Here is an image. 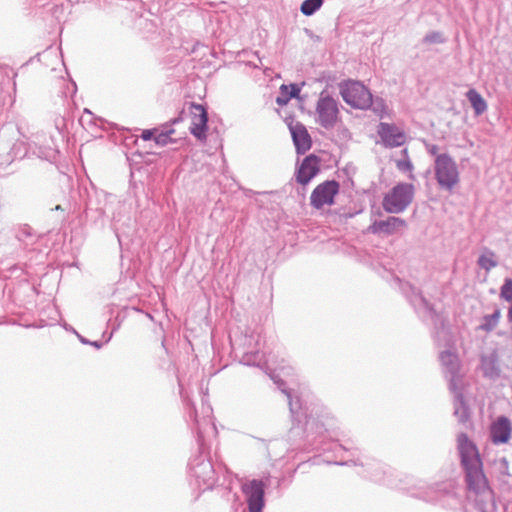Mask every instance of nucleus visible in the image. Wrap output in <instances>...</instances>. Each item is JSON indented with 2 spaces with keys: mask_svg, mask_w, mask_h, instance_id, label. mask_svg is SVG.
<instances>
[{
  "mask_svg": "<svg viewBox=\"0 0 512 512\" xmlns=\"http://www.w3.org/2000/svg\"><path fill=\"white\" fill-rule=\"evenodd\" d=\"M435 177L438 185L445 190L452 191L460 181L456 162L448 154H439L434 163Z\"/></svg>",
  "mask_w": 512,
  "mask_h": 512,
  "instance_id": "f257e3e1",
  "label": "nucleus"
},
{
  "mask_svg": "<svg viewBox=\"0 0 512 512\" xmlns=\"http://www.w3.org/2000/svg\"><path fill=\"white\" fill-rule=\"evenodd\" d=\"M343 100L352 108L366 109L372 104V94L360 82L348 80L339 85Z\"/></svg>",
  "mask_w": 512,
  "mask_h": 512,
  "instance_id": "f03ea898",
  "label": "nucleus"
},
{
  "mask_svg": "<svg viewBox=\"0 0 512 512\" xmlns=\"http://www.w3.org/2000/svg\"><path fill=\"white\" fill-rule=\"evenodd\" d=\"M413 197L414 186L399 183L384 196L382 205L388 213H400L412 202Z\"/></svg>",
  "mask_w": 512,
  "mask_h": 512,
  "instance_id": "7ed1b4c3",
  "label": "nucleus"
},
{
  "mask_svg": "<svg viewBox=\"0 0 512 512\" xmlns=\"http://www.w3.org/2000/svg\"><path fill=\"white\" fill-rule=\"evenodd\" d=\"M316 121L325 129H331L340 121L338 102L329 95L321 94L316 105Z\"/></svg>",
  "mask_w": 512,
  "mask_h": 512,
  "instance_id": "20e7f679",
  "label": "nucleus"
},
{
  "mask_svg": "<svg viewBox=\"0 0 512 512\" xmlns=\"http://www.w3.org/2000/svg\"><path fill=\"white\" fill-rule=\"evenodd\" d=\"M340 185L335 180H327L318 184L310 195V204L313 208L320 210L325 206H332L335 197L338 195Z\"/></svg>",
  "mask_w": 512,
  "mask_h": 512,
  "instance_id": "39448f33",
  "label": "nucleus"
},
{
  "mask_svg": "<svg viewBox=\"0 0 512 512\" xmlns=\"http://www.w3.org/2000/svg\"><path fill=\"white\" fill-rule=\"evenodd\" d=\"M321 169V160L318 156L310 154L298 165L295 172V179L300 185H307Z\"/></svg>",
  "mask_w": 512,
  "mask_h": 512,
  "instance_id": "423d86ee",
  "label": "nucleus"
},
{
  "mask_svg": "<svg viewBox=\"0 0 512 512\" xmlns=\"http://www.w3.org/2000/svg\"><path fill=\"white\" fill-rule=\"evenodd\" d=\"M468 489L475 494H483L489 490L487 479L483 473L482 462L465 466Z\"/></svg>",
  "mask_w": 512,
  "mask_h": 512,
  "instance_id": "0eeeda50",
  "label": "nucleus"
},
{
  "mask_svg": "<svg viewBox=\"0 0 512 512\" xmlns=\"http://www.w3.org/2000/svg\"><path fill=\"white\" fill-rule=\"evenodd\" d=\"M250 512H262L264 507V485L262 481L252 480L243 485Z\"/></svg>",
  "mask_w": 512,
  "mask_h": 512,
  "instance_id": "6e6552de",
  "label": "nucleus"
},
{
  "mask_svg": "<svg viewBox=\"0 0 512 512\" xmlns=\"http://www.w3.org/2000/svg\"><path fill=\"white\" fill-rule=\"evenodd\" d=\"M191 114V126L190 132L199 140L206 138L208 115L206 109L200 105L191 103L190 105Z\"/></svg>",
  "mask_w": 512,
  "mask_h": 512,
  "instance_id": "1a4fd4ad",
  "label": "nucleus"
},
{
  "mask_svg": "<svg viewBox=\"0 0 512 512\" xmlns=\"http://www.w3.org/2000/svg\"><path fill=\"white\" fill-rule=\"evenodd\" d=\"M457 445L461 456V463L464 467L482 462L476 445L466 434L461 433L458 435Z\"/></svg>",
  "mask_w": 512,
  "mask_h": 512,
  "instance_id": "9d476101",
  "label": "nucleus"
},
{
  "mask_svg": "<svg viewBox=\"0 0 512 512\" xmlns=\"http://www.w3.org/2000/svg\"><path fill=\"white\" fill-rule=\"evenodd\" d=\"M377 133L386 146H401L406 141L405 133L396 125L381 122L378 125Z\"/></svg>",
  "mask_w": 512,
  "mask_h": 512,
  "instance_id": "9b49d317",
  "label": "nucleus"
},
{
  "mask_svg": "<svg viewBox=\"0 0 512 512\" xmlns=\"http://www.w3.org/2000/svg\"><path fill=\"white\" fill-rule=\"evenodd\" d=\"M512 433V423L505 417H498L490 426V437L494 444H506Z\"/></svg>",
  "mask_w": 512,
  "mask_h": 512,
  "instance_id": "f8f14e48",
  "label": "nucleus"
},
{
  "mask_svg": "<svg viewBox=\"0 0 512 512\" xmlns=\"http://www.w3.org/2000/svg\"><path fill=\"white\" fill-rule=\"evenodd\" d=\"M406 227L405 220L399 217H388L386 220L375 221L369 226V231L373 234L385 233L393 234Z\"/></svg>",
  "mask_w": 512,
  "mask_h": 512,
  "instance_id": "ddd939ff",
  "label": "nucleus"
},
{
  "mask_svg": "<svg viewBox=\"0 0 512 512\" xmlns=\"http://www.w3.org/2000/svg\"><path fill=\"white\" fill-rule=\"evenodd\" d=\"M292 138L298 153H305L311 148V137L302 124H295L290 127Z\"/></svg>",
  "mask_w": 512,
  "mask_h": 512,
  "instance_id": "4468645a",
  "label": "nucleus"
},
{
  "mask_svg": "<svg viewBox=\"0 0 512 512\" xmlns=\"http://www.w3.org/2000/svg\"><path fill=\"white\" fill-rule=\"evenodd\" d=\"M466 96L477 116L483 114L487 110V102L475 89H470Z\"/></svg>",
  "mask_w": 512,
  "mask_h": 512,
  "instance_id": "2eb2a0df",
  "label": "nucleus"
},
{
  "mask_svg": "<svg viewBox=\"0 0 512 512\" xmlns=\"http://www.w3.org/2000/svg\"><path fill=\"white\" fill-rule=\"evenodd\" d=\"M300 92V89L294 85H281L280 87V96L276 98V102L280 106L286 105L291 98L297 97Z\"/></svg>",
  "mask_w": 512,
  "mask_h": 512,
  "instance_id": "dca6fc26",
  "label": "nucleus"
},
{
  "mask_svg": "<svg viewBox=\"0 0 512 512\" xmlns=\"http://www.w3.org/2000/svg\"><path fill=\"white\" fill-rule=\"evenodd\" d=\"M501 318L500 309H496L491 315H486L483 318V323L481 325V329L485 331L493 330L499 323Z\"/></svg>",
  "mask_w": 512,
  "mask_h": 512,
  "instance_id": "f3484780",
  "label": "nucleus"
},
{
  "mask_svg": "<svg viewBox=\"0 0 512 512\" xmlns=\"http://www.w3.org/2000/svg\"><path fill=\"white\" fill-rule=\"evenodd\" d=\"M478 264L481 268L485 269L486 271L491 270L492 268L497 266L495 254L491 251L482 254L478 259Z\"/></svg>",
  "mask_w": 512,
  "mask_h": 512,
  "instance_id": "a211bd4d",
  "label": "nucleus"
},
{
  "mask_svg": "<svg viewBox=\"0 0 512 512\" xmlns=\"http://www.w3.org/2000/svg\"><path fill=\"white\" fill-rule=\"evenodd\" d=\"M322 2V0H305L301 4L300 10L304 15L310 16L321 7Z\"/></svg>",
  "mask_w": 512,
  "mask_h": 512,
  "instance_id": "6ab92c4d",
  "label": "nucleus"
},
{
  "mask_svg": "<svg viewBox=\"0 0 512 512\" xmlns=\"http://www.w3.org/2000/svg\"><path fill=\"white\" fill-rule=\"evenodd\" d=\"M372 109L380 118L389 115V109L382 99L372 100Z\"/></svg>",
  "mask_w": 512,
  "mask_h": 512,
  "instance_id": "aec40b11",
  "label": "nucleus"
},
{
  "mask_svg": "<svg viewBox=\"0 0 512 512\" xmlns=\"http://www.w3.org/2000/svg\"><path fill=\"white\" fill-rule=\"evenodd\" d=\"M174 133V130L173 129H170L169 131L167 132H162V133H159L158 135H156L154 137V141L157 145H160V146H165V145H168L169 143H172V139H171V135Z\"/></svg>",
  "mask_w": 512,
  "mask_h": 512,
  "instance_id": "412c9836",
  "label": "nucleus"
},
{
  "mask_svg": "<svg viewBox=\"0 0 512 512\" xmlns=\"http://www.w3.org/2000/svg\"><path fill=\"white\" fill-rule=\"evenodd\" d=\"M501 297L507 301H512V279H506L501 287Z\"/></svg>",
  "mask_w": 512,
  "mask_h": 512,
  "instance_id": "4be33fe9",
  "label": "nucleus"
},
{
  "mask_svg": "<svg viewBox=\"0 0 512 512\" xmlns=\"http://www.w3.org/2000/svg\"><path fill=\"white\" fill-rule=\"evenodd\" d=\"M397 168L401 171L412 172L413 165L409 160H399L397 161Z\"/></svg>",
  "mask_w": 512,
  "mask_h": 512,
  "instance_id": "5701e85b",
  "label": "nucleus"
},
{
  "mask_svg": "<svg viewBox=\"0 0 512 512\" xmlns=\"http://www.w3.org/2000/svg\"><path fill=\"white\" fill-rule=\"evenodd\" d=\"M154 130H143L142 134H141V138L145 141L147 140H150V139H154Z\"/></svg>",
  "mask_w": 512,
  "mask_h": 512,
  "instance_id": "b1692460",
  "label": "nucleus"
},
{
  "mask_svg": "<svg viewBox=\"0 0 512 512\" xmlns=\"http://www.w3.org/2000/svg\"><path fill=\"white\" fill-rule=\"evenodd\" d=\"M437 152V147L436 146H432L431 149H430V153L435 155Z\"/></svg>",
  "mask_w": 512,
  "mask_h": 512,
  "instance_id": "393cba45",
  "label": "nucleus"
},
{
  "mask_svg": "<svg viewBox=\"0 0 512 512\" xmlns=\"http://www.w3.org/2000/svg\"><path fill=\"white\" fill-rule=\"evenodd\" d=\"M509 318L512 320V305H511V308L509 310Z\"/></svg>",
  "mask_w": 512,
  "mask_h": 512,
  "instance_id": "a878e982",
  "label": "nucleus"
}]
</instances>
